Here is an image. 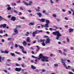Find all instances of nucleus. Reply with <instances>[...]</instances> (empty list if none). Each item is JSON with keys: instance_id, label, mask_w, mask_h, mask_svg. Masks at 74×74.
I'll use <instances>...</instances> for the list:
<instances>
[{"instance_id": "nucleus-22", "label": "nucleus", "mask_w": 74, "mask_h": 74, "mask_svg": "<svg viewBox=\"0 0 74 74\" xmlns=\"http://www.w3.org/2000/svg\"><path fill=\"white\" fill-rule=\"evenodd\" d=\"M46 23L47 24H49V20H46Z\"/></svg>"}, {"instance_id": "nucleus-37", "label": "nucleus", "mask_w": 74, "mask_h": 74, "mask_svg": "<svg viewBox=\"0 0 74 74\" xmlns=\"http://www.w3.org/2000/svg\"><path fill=\"white\" fill-rule=\"evenodd\" d=\"M63 51L62 52L63 53H65V48L63 49Z\"/></svg>"}, {"instance_id": "nucleus-27", "label": "nucleus", "mask_w": 74, "mask_h": 74, "mask_svg": "<svg viewBox=\"0 0 74 74\" xmlns=\"http://www.w3.org/2000/svg\"><path fill=\"white\" fill-rule=\"evenodd\" d=\"M22 52H23V53H25V54H26V53H27V52H26V51H24V50H23L22 51Z\"/></svg>"}, {"instance_id": "nucleus-4", "label": "nucleus", "mask_w": 74, "mask_h": 74, "mask_svg": "<svg viewBox=\"0 0 74 74\" xmlns=\"http://www.w3.org/2000/svg\"><path fill=\"white\" fill-rule=\"evenodd\" d=\"M39 41L41 42H42V46H45V43H44V42L45 41V40L43 39V40H42L40 39L39 40Z\"/></svg>"}, {"instance_id": "nucleus-61", "label": "nucleus", "mask_w": 74, "mask_h": 74, "mask_svg": "<svg viewBox=\"0 0 74 74\" xmlns=\"http://www.w3.org/2000/svg\"><path fill=\"white\" fill-rule=\"evenodd\" d=\"M56 20H57V21H60V19L59 18H57Z\"/></svg>"}, {"instance_id": "nucleus-40", "label": "nucleus", "mask_w": 74, "mask_h": 74, "mask_svg": "<svg viewBox=\"0 0 74 74\" xmlns=\"http://www.w3.org/2000/svg\"><path fill=\"white\" fill-rule=\"evenodd\" d=\"M36 11H37L38 12H39V11H40V9H36Z\"/></svg>"}, {"instance_id": "nucleus-23", "label": "nucleus", "mask_w": 74, "mask_h": 74, "mask_svg": "<svg viewBox=\"0 0 74 74\" xmlns=\"http://www.w3.org/2000/svg\"><path fill=\"white\" fill-rule=\"evenodd\" d=\"M8 52H9L7 50H5L4 51V53H8Z\"/></svg>"}, {"instance_id": "nucleus-51", "label": "nucleus", "mask_w": 74, "mask_h": 74, "mask_svg": "<svg viewBox=\"0 0 74 74\" xmlns=\"http://www.w3.org/2000/svg\"><path fill=\"white\" fill-rule=\"evenodd\" d=\"M71 50H74V48L73 47H71Z\"/></svg>"}, {"instance_id": "nucleus-36", "label": "nucleus", "mask_w": 74, "mask_h": 74, "mask_svg": "<svg viewBox=\"0 0 74 74\" xmlns=\"http://www.w3.org/2000/svg\"><path fill=\"white\" fill-rule=\"evenodd\" d=\"M67 42H69V39L68 38H67Z\"/></svg>"}, {"instance_id": "nucleus-33", "label": "nucleus", "mask_w": 74, "mask_h": 74, "mask_svg": "<svg viewBox=\"0 0 74 74\" xmlns=\"http://www.w3.org/2000/svg\"><path fill=\"white\" fill-rule=\"evenodd\" d=\"M16 66H20V64H16Z\"/></svg>"}, {"instance_id": "nucleus-32", "label": "nucleus", "mask_w": 74, "mask_h": 74, "mask_svg": "<svg viewBox=\"0 0 74 74\" xmlns=\"http://www.w3.org/2000/svg\"><path fill=\"white\" fill-rule=\"evenodd\" d=\"M50 1L51 4H53V2L52 1V0H50Z\"/></svg>"}, {"instance_id": "nucleus-47", "label": "nucleus", "mask_w": 74, "mask_h": 74, "mask_svg": "<svg viewBox=\"0 0 74 74\" xmlns=\"http://www.w3.org/2000/svg\"><path fill=\"white\" fill-rule=\"evenodd\" d=\"M59 52L60 54H62V51H61V50H59Z\"/></svg>"}, {"instance_id": "nucleus-59", "label": "nucleus", "mask_w": 74, "mask_h": 74, "mask_svg": "<svg viewBox=\"0 0 74 74\" xmlns=\"http://www.w3.org/2000/svg\"><path fill=\"white\" fill-rule=\"evenodd\" d=\"M36 47H37V48H38V49H40V48H39V46L37 45L36 46Z\"/></svg>"}, {"instance_id": "nucleus-25", "label": "nucleus", "mask_w": 74, "mask_h": 74, "mask_svg": "<svg viewBox=\"0 0 74 74\" xmlns=\"http://www.w3.org/2000/svg\"><path fill=\"white\" fill-rule=\"evenodd\" d=\"M70 10L71 11L73 12V15H74V11L73 10V9H72V8L70 9Z\"/></svg>"}, {"instance_id": "nucleus-54", "label": "nucleus", "mask_w": 74, "mask_h": 74, "mask_svg": "<svg viewBox=\"0 0 74 74\" xmlns=\"http://www.w3.org/2000/svg\"><path fill=\"white\" fill-rule=\"evenodd\" d=\"M4 36H6V37H8V35L7 34H5V35H4Z\"/></svg>"}, {"instance_id": "nucleus-53", "label": "nucleus", "mask_w": 74, "mask_h": 74, "mask_svg": "<svg viewBox=\"0 0 74 74\" xmlns=\"http://www.w3.org/2000/svg\"><path fill=\"white\" fill-rule=\"evenodd\" d=\"M20 19H25V17H23L21 18H20Z\"/></svg>"}, {"instance_id": "nucleus-52", "label": "nucleus", "mask_w": 74, "mask_h": 74, "mask_svg": "<svg viewBox=\"0 0 74 74\" xmlns=\"http://www.w3.org/2000/svg\"><path fill=\"white\" fill-rule=\"evenodd\" d=\"M18 60L19 61L21 60V58H18Z\"/></svg>"}, {"instance_id": "nucleus-3", "label": "nucleus", "mask_w": 74, "mask_h": 74, "mask_svg": "<svg viewBox=\"0 0 74 74\" xmlns=\"http://www.w3.org/2000/svg\"><path fill=\"white\" fill-rule=\"evenodd\" d=\"M23 2L24 4H25V5H31V4H32V3H33V2L31 1H29V3H27L26 2V1H23Z\"/></svg>"}, {"instance_id": "nucleus-16", "label": "nucleus", "mask_w": 74, "mask_h": 74, "mask_svg": "<svg viewBox=\"0 0 74 74\" xmlns=\"http://www.w3.org/2000/svg\"><path fill=\"white\" fill-rule=\"evenodd\" d=\"M19 47L20 49H22V51H23V50H24V47L22 46H19Z\"/></svg>"}, {"instance_id": "nucleus-10", "label": "nucleus", "mask_w": 74, "mask_h": 74, "mask_svg": "<svg viewBox=\"0 0 74 74\" xmlns=\"http://www.w3.org/2000/svg\"><path fill=\"white\" fill-rule=\"evenodd\" d=\"M38 20L41 22H45V19L44 18H42L41 19H39Z\"/></svg>"}, {"instance_id": "nucleus-38", "label": "nucleus", "mask_w": 74, "mask_h": 74, "mask_svg": "<svg viewBox=\"0 0 74 74\" xmlns=\"http://www.w3.org/2000/svg\"><path fill=\"white\" fill-rule=\"evenodd\" d=\"M21 66H22V67H25V66H24V64H21Z\"/></svg>"}, {"instance_id": "nucleus-49", "label": "nucleus", "mask_w": 74, "mask_h": 74, "mask_svg": "<svg viewBox=\"0 0 74 74\" xmlns=\"http://www.w3.org/2000/svg\"><path fill=\"white\" fill-rule=\"evenodd\" d=\"M18 45H17V44H16L15 46V48H18Z\"/></svg>"}, {"instance_id": "nucleus-58", "label": "nucleus", "mask_w": 74, "mask_h": 74, "mask_svg": "<svg viewBox=\"0 0 74 74\" xmlns=\"http://www.w3.org/2000/svg\"><path fill=\"white\" fill-rule=\"evenodd\" d=\"M2 27H3V25H0V27L1 28Z\"/></svg>"}, {"instance_id": "nucleus-15", "label": "nucleus", "mask_w": 74, "mask_h": 74, "mask_svg": "<svg viewBox=\"0 0 74 74\" xmlns=\"http://www.w3.org/2000/svg\"><path fill=\"white\" fill-rule=\"evenodd\" d=\"M37 14L38 15L39 17L40 18L41 17V16L42 15V14H41V13H37Z\"/></svg>"}, {"instance_id": "nucleus-11", "label": "nucleus", "mask_w": 74, "mask_h": 74, "mask_svg": "<svg viewBox=\"0 0 74 74\" xmlns=\"http://www.w3.org/2000/svg\"><path fill=\"white\" fill-rule=\"evenodd\" d=\"M0 21H2V20H4L5 21H7V20L5 19V18H4L2 17V16H0Z\"/></svg>"}, {"instance_id": "nucleus-48", "label": "nucleus", "mask_w": 74, "mask_h": 74, "mask_svg": "<svg viewBox=\"0 0 74 74\" xmlns=\"http://www.w3.org/2000/svg\"><path fill=\"white\" fill-rule=\"evenodd\" d=\"M37 32H42V30H38V31H37Z\"/></svg>"}, {"instance_id": "nucleus-29", "label": "nucleus", "mask_w": 74, "mask_h": 74, "mask_svg": "<svg viewBox=\"0 0 74 74\" xmlns=\"http://www.w3.org/2000/svg\"><path fill=\"white\" fill-rule=\"evenodd\" d=\"M11 9V7H8V10H10Z\"/></svg>"}, {"instance_id": "nucleus-46", "label": "nucleus", "mask_w": 74, "mask_h": 74, "mask_svg": "<svg viewBox=\"0 0 74 74\" xmlns=\"http://www.w3.org/2000/svg\"><path fill=\"white\" fill-rule=\"evenodd\" d=\"M14 12H15L16 14H17L18 13V12L16 10H14Z\"/></svg>"}, {"instance_id": "nucleus-31", "label": "nucleus", "mask_w": 74, "mask_h": 74, "mask_svg": "<svg viewBox=\"0 0 74 74\" xmlns=\"http://www.w3.org/2000/svg\"><path fill=\"white\" fill-rule=\"evenodd\" d=\"M46 70H44V69H43L41 70V71L43 72V73H44L45 72Z\"/></svg>"}, {"instance_id": "nucleus-19", "label": "nucleus", "mask_w": 74, "mask_h": 74, "mask_svg": "<svg viewBox=\"0 0 74 74\" xmlns=\"http://www.w3.org/2000/svg\"><path fill=\"white\" fill-rule=\"evenodd\" d=\"M10 55L11 56H14L15 57V53H10Z\"/></svg>"}, {"instance_id": "nucleus-26", "label": "nucleus", "mask_w": 74, "mask_h": 74, "mask_svg": "<svg viewBox=\"0 0 74 74\" xmlns=\"http://www.w3.org/2000/svg\"><path fill=\"white\" fill-rule=\"evenodd\" d=\"M29 25L30 26H31V25H34V23H31L29 24Z\"/></svg>"}, {"instance_id": "nucleus-45", "label": "nucleus", "mask_w": 74, "mask_h": 74, "mask_svg": "<svg viewBox=\"0 0 74 74\" xmlns=\"http://www.w3.org/2000/svg\"><path fill=\"white\" fill-rule=\"evenodd\" d=\"M73 73L72 72H71V71H69V74H73Z\"/></svg>"}, {"instance_id": "nucleus-20", "label": "nucleus", "mask_w": 74, "mask_h": 74, "mask_svg": "<svg viewBox=\"0 0 74 74\" xmlns=\"http://www.w3.org/2000/svg\"><path fill=\"white\" fill-rule=\"evenodd\" d=\"M31 68L33 70H35L36 69V67L33 65H31Z\"/></svg>"}, {"instance_id": "nucleus-50", "label": "nucleus", "mask_w": 74, "mask_h": 74, "mask_svg": "<svg viewBox=\"0 0 74 74\" xmlns=\"http://www.w3.org/2000/svg\"><path fill=\"white\" fill-rule=\"evenodd\" d=\"M53 17H54L55 18H56V16L55 14H53Z\"/></svg>"}, {"instance_id": "nucleus-39", "label": "nucleus", "mask_w": 74, "mask_h": 74, "mask_svg": "<svg viewBox=\"0 0 74 74\" xmlns=\"http://www.w3.org/2000/svg\"><path fill=\"white\" fill-rule=\"evenodd\" d=\"M54 27H55V28H56V29H58V27H57V26H54Z\"/></svg>"}, {"instance_id": "nucleus-21", "label": "nucleus", "mask_w": 74, "mask_h": 74, "mask_svg": "<svg viewBox=\"0 0 74 74\" xmlns=\"http://www.w3.org/2000/svg\"><path fill=\"white\" fill-rule=\"evenodd\" d=\"M3 25V28H5V27L7 26V24H4Z\"/></svg>"}, {"instance_id": "nucleus-34", "label": "nucleus", "mask_w": 74, "mask_h": 74, "mask_svg": "<svg viewBox=\"0 0 74 74\" xmlns=\"http://www.w3.org/2000/svg\"><path fill=\"white\" fill-rule=\"evenodd\" d=\"M15 53H17V54H18V55H20V53H19L16 51H15Z\"/></svg>"}, {"instance_id": "nucleus-14", "label": "nucleus", "mask_w": 74, "mask_h": 74, "mask_svg": "<svg viewBox=\"0 0 74 74\" xmlns=\"http://www.w3.org/2000/svg\"><path fill=\"white\" fill-rule=\"evenodd\" d=\"M49 24L46 23L45 25H44V27H49Z\"/></svg>"}, {"instance_id": "nucleus-18", "label": "nucleus", "mask_w": 74, "mask_h": 74, "mask_svg": "<svg viewBox=\"0 0 74 74\" xmlns=\"http://www.w3.org/2000/svg\"><path fill=\"white\" fill-rule=\"evenodd\" d=\"M30 38L29 37H28L27 38V42H30Z\"/></svg>"}, {"instance_id": "nucleus-12", "label": "nucleus", "mask_w": 74, "mask_h": 74, "mask_svg": "<svg viewBox=\"0 0 74 74\" xmlns=\"http://www.w3.org/2000/svg\"><path fill=\"white\" fill-rule=\"evenodd\" d=\"M22 43L24 46H26L27 44V43L25 41H23Z\"/></svg>"}, {"instance_id": "nucleus-43", "label": "nucleus", "mask_w": 74, "mask_h": 74, "mask_svg": "<svg viewBox=\"0 0 74 74\" xmlns=\"http://www.w3.org/2000/svg\"><path fill=\"white\" fill-rule=\"evenodd\" d=\"M40 49L37 48L36 49V51H37V52H38V51Z\"/></svg>"}, {"instance_id": "nucleus-2", "label": "nucleus", "mask_w": 74, "mask_h": 74, "mask_svg": "<svg viewBox=\"0 0 74 74\" xmlns=\"http://www.w3.org/2000/svg\"><path fill=\"white\" fill-rule=\"evenodd\" d=\"M40 58H43L41 59L42 62H45V60L48 59H49V58L48 57L42 56V54H40Z\"/></svg>"}, {"instance_id": "nucleus-63", "label": "nucleus", "mask_w": 74, "mask_h": 74, "mask_svg": "<svg viewBox=\"0 0 74 74\" xmlns=\"http://www.w3.org/2000/svg\"><path fill=\"white\" fill-rule=\"evenodd\" d=\"M30 45H31L30 43H28V46H30Z\"/></svg>"}, {"instance_id": "nucleus-41", "label": "nucleus", "mask_w": 74, "mask_h": 74, "mask_svg": "<svg viewBox=\"0 0 74 74\" xmlns=\"http://www.w3.org/2000/svg\"><path fill=\"white\" fill-rule=\"evenodd\" d=\"M11 40V38H9L8 39V41H10V40Z\"/></svg>"}, {"instance_id": "nucleus-57", "label": "nucleus", "mask_w": 74, "mask_h": 74, "mask_svg": "<svg viewBox=\"0 0 74 74\" xmlns=\"http://www.w3.org/2000/svg\"><path fill=\"white\" fill-rule=\"evenodd\" d=\"M8 17L9 18H10L11 17V15H8Z\"/></svg>"}, {"instance_id": "nucleus-30", "label": "nucleus", "mask_w": 74, "mask_h": 74, "mask_svg": "<svg viewBox=\"0 0 74 74\" xmlns=\"http://www.w3.org/2000/svg\"><path fill=\"white\" fill-rule=\"evenodd\" d=\"M54 66L55 67H58V64H54Z\"/></svg>"}, {"instance_id": "nucleus-64", "label": "nucleus", "mask_w": 74, "mask_h": 74, "mask_svg": "<svg viewBox=\"0 0 74 74\" xmlns=\"http://www.w3.org/2000/svg\"><path fill=\"white\" fill-rule=\"evenodd\" d=\"M4 72H5V73H7V71L6 70H4Z\"/></svg>"}, {"instance_id": "nucleus-55", "label": "nucleus", "mask_w": 74, "mask_h": 74, "mask_svg": "<svg viewBox=\"0 0 74 74\" xmlns=\"http://www.w3.org/2000/svg\"><path fill=\"white\" fill-rule=\"evenodd\" d=\"M1 53H4V51L2 50L1 51Z\"/></svg>"}, {"instance_id": "nucleus-56", "label": "nucleus", "mask_w": 74, "mask_h": 74, "mask_svg": "<svg viewBox=\"0 0 74 74\" xmlns=\"http://www.w3.org/2000/svg\"><path fill=\"white\" fill-rule=\"evenodd\" d=\"M42 11V13H43V14L46 12L45 10H43Z\"/></svg>"}, {"instance_id": "nucleus-7", "label": "nucleus", "mask_w": 74, "mask_h": 74, "mask_svg": "<svg viewBox=\"0 0 74 74\" xmlns=\"http://www.w3.org/2000/svg\"><path fill=\"white\" fill-rule=\"evenodd\" d=\"M16 20V17L14 16H13L11 17V21H15Z\"/></svg>"}, {"instance_id": "nucleus-24", "label": "nucleus", "mask_w": 74, "mask_h": 74, "mask_svg": "<svg viewBox=\"0 0 74 74\" xmlns=\"http://www.w3.org/2000/svg\"><path fill=\"white\" fill-rule=\"evenodd\" d=\"M3 31L2 29H1L0 30V34H3Z\"/></svg>"}, {"instance_id": "nucleus-8", "label": "nucleus", "mask_w": 74, "mask_h": 74, "mask_svg": "<svg viewBox=\"0 0 74 74\" xmlns=\"http://www.w3.org/2000/svg\"><path fill=\"white\" fill-rule=\"evenodd\" d=\"M61 63L63 65H64V67H65V62H64V61H65V60L61 59Z\"/></svg>"}, {"instance_id": "nucleus-9", "label": "nucleus", "mask_w": 74, "mask_h": 74, "mask_svg": "<svg viewBox=\"0 0 74 74\" xmlns=\"http://www.w3.org/2000/svg\"><path fill=\"white\" fill-rule=\"evenodd\" d=\"M50 42V39L49 38H48L47 39L46 41V44H49Z\"/></svg>"}, {"instance_id": "nucleus-44", "label": "nucleus", "mask_w": 74, "mask_h": 74, "mask_svg": "<svg viewBox=\"0 0 74 74\" xmlns=\"http://www.w3.org/2000/svg\"><path fill=\"white\" fill-rule=\"evenodd\" d=\"M20 9L21 10H23V8L22 7L20 8Z\"/></svg>"}, {"instance_id": "nucleus-1", "label": "nucleus", "mask_w": 74, "mask_h": 74, "mask_svg": "<svg viewBox=\"0 0 74 74\" xmlns=\"http://www.w3.org/2000/svg\"><path fill=\"white\" fill-rule=\"evenodd\" d=\"M52 33L53 34V35H57V37L56 38V39L57 40H59L60 37V36H62V35L60 34L59 31L53 32Z\"/></svg>"}, {"instance_id": "nucleus-6", "label": "nucleus", "mask_w": 74, "mask_h": 74, "mask_svg": "<svg viewBox=\"0 0 74 74\" xmlns=\"http://www.w3.org/2000/svg\"><path fill=\"white\" fill-rule=\"evenodd\" d=\"M21 70H22V69L21 68H16L15 69V70L16 71H18V72L21 71Z\"/></svg>"}, {"instance_id": "nucleus-60", "label": "nucleus", "mask_w": 74, "mask_h": 74, "mask_svg": "<svg viewBox=\"0 0 74 74\" xmlns=\"http://www.w3.org/2000/svg\"><path fill=\"white\" fill-rule=\"evenodd\" d=\"M22 13L21 12H20L19 13V15H22Z\"/></svg>"}, {"instance_id": "nucleus-62", "label": "nucleus", "mask_w": 74, "mask_h": 74, "mask_svg": "<svg viewBox=\"0 0 74 74\" xmlns=\"http://www.w3.org/2000/svg\"><path fill=\"white\" fill-rule=\"evenodd\" d=\"M67 62H68L69 63H70V61L69 60H67Z\"/></svg>"}, {"instance_id": "nucleus-17", "label": "nucleus", "mask_w": 74, "mask_h": 74, "mask_svg": "<svg viewBox=\"0 0 74 74\" xmlns=\"http://www.w3.org/2000/svg\"><path fill=\"white\" fill-rule=\"evenodd\" d=\"M74 31V29H69V33H71Z\"/></svg>"}, {"instance_id": "nucleus-35", "label": "nucleus", "mask_w": 74, "mask_h": 74, "mask_svg": "<svg viewBox=\"0 0 74 74\" xmlns=\"http://www.w3.org/2000/svg\"><path fill=\"white\" fill-rule=\"evenodd\" d=\"M12 5L15 6V5H16V3H13L12 4Z\"/></svg>"}, {"instance_id": "nucleus-42", "label": "nucleus", "mask_w": 74, "mask_h": 74, "mask_svg": "<svg viewBox=\"0 0 74 74\" xmlns=\"http://www.w3.org/2000/svg\"><path fill=\"white\" fill-rule=\"evenodd\" d=\"M1 58V56H0V62H1V58Z\"/></svg>"}, {"instance_id": "nucleus-5", "label": "nucleus", "mask_w": 74, "mask_h": 74, "mask_svg": "<svg viewBox=\"0 0 74 74\" xmlns=\"http://www.w3.org/2000/svg\"><path fill=\"white\" fill-rule=\"evenodd\" d=\"M37 34V31H35L34 32L32 33V36L33 37H35V34Z\"/></svg>"}, {"instance_id": "nucleus-28", "label": "nucleus", "mask_w": 74, "mask_h": 74, "mask_svg": "<svg viewBox=\"0 0 74 74\" xmlns=\"http://www.w3.org/2000/svg\"><path fill=\"white\" fill-rule=\"evenodd\" d=\"M29 34V32H27L25 34V36H28Z\"/></svg>"}, {"instance_id": "nucleus-13", "label": "nucleus", "mask_w": 74, "mask_h": 74, "mask_svg": "<svg viewBox=\"0 0 74 74\" xmlns=\"http://www.w3.org/2000/svg\"><path fill=\"white\" fill-rule=\"evenodd\" d=\"M14 33H15L16 34H18V30L16 29H14Z\"/></svg>"}]
</instances>
